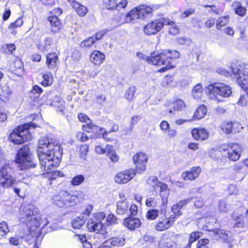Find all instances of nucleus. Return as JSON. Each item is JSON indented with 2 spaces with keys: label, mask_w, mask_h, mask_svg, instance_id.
<instances>
[{
  "label": "nucleus",
  "mask_w": 248,
  "mask_h": 248,
  "mask_svg": "<svg viewBox=\"0 0 248 248\" xmlns=\"http://www.w3.org/2000/svg\"><path fill=\"white\" fill-rule=\"evenodd\" d=\"M136 170L133 168L125 170V183H127L132 179L136 174Z\"/></svg>",
  "instance_id": "4c0bfd02"
},
{
  "label": "nucleus",
  "mask_w": 248,
  "mask_h": 248,
  "mask_svg": "<svg viewBox=\"0 0 248 248\" xmlns=\"http://www.w3.org/2000/svg\"><path fill=\"white\" fill-rule=\"evenodd\" d=\"M159 211L157 209H150L147 211L146 214V217L148 219L155 220L159 215Z\"/></svg>",
  "instance_id": "58836bf2"
},
{
  "label": "nucleus",
  "mask_w": 248,
  "mask_h": 248,
  "mask_svg": "<svg viewBox=\"0 0 248 248\" xmlns=\"http://www.w3.org/2000/svg\"><path fill=\"white\" fill-rule=\"evenodd\" d=\"M106 215L103 212L95 214L92 218H90L87 223V228L90 232H96L105 234L107 233L105 226L102 221L105 219Z\"/></svg>",
  "instance_id": "1a4fd4ad"
},
{
  "label": "nucleus",
  "mask_w": 248,
  "mask_h": 248,
  "mask_svg": "<svg viewBox=\"0 0 248 248\" xmlns=\"http://www.w3.org/2000/svg\"><path fill=\"white\" fill-rule=\"evenodd\" d=\"M164 20V18H160L148 22L143 27L144 33L147 35L156 34L163 28Z\"/></svg>",
  "instance_id": "f8f14e48"
},
{
  "label": "nucleus",
  "mask_w": 248,
  "mask_h": 248,
  "mask_svg": "<svg viewBox=\"0 0 248 248\" xmlns=\"http://www.w3.org/2000/svg\"><path fill=\"white\" fill-rule=\"evenodd\" d=\"M236 66H233V67H232L231 68H230V71H228L224 68H219L217 70V72L220 74V75H223L224 76H225V77H228V76H231L232 75H232H233L234 76V78H235L234 77V75L233 74V73L232 72V68H234V67H235Z\"/></svg>",
  "instance_id": "49530a36"
},
{
  "label": "nucleus",
  "mask_w": 248,
  "mask_h": 248,
  "mask_svg": "<svg viewBox=\"0 0 248 248\" xmlns=\"http://www.w3.org/2000/svg\"><path fill=\"white\" fill-rule=\"evenodd\" d=\"M177 41L180 45H188L190 43V40L185 37L178 38Z\"/></svg>",
  "instance_id": "338daca9"
},
{
  "label": "nucleus",
  "mask_w": 248,
  "mask_h": 248,
  "mask_svg": "<svg viewBox=\"0 0 248 248\" xmlns=\"http://www.w3.org/2000/svg\"><path fill=\"white\" fill-rule=\"evenodd\" d=\"M157 204V202L155 198L149 197L146 199V205L148 207H155Z\"/></svg>",
  "instance_id": "5fc2aeb1"
},
{
  "label": "nucleus",
  "mask_w": 248,
  "mask_h": 248,
  "mask_svg": "<svg viewBox=\"0 0 248 248\" xmlns=\"http://www.w3.org/2000/svg\"><path fill=\"white\" fill-rule=\"evenodd\" d=\"M207 112V109L204 105L200 106L195 111L192 121L199 120L203 118Z\"/></svg>",
  "instance_id": "bb28decb"
},
{
  "label": "nucleus",
  "mask_w": 248,
  "mask_h": 248,
  "mask_svg": "<svg viewBox=\"0 0 248 248\" xmlns=\"http://www.w3.org/2000/svg\"><path fill=\"white\" fill-rule=\"evenodd\" d=\"M159 195L162 200L161 208H165L168 203V198L170 195V191L159 192Z\"/></svg>",
  "instance_id": "79ce46f5"
},
{
  "label": "nucleus",
  "mask_w": 248,
  "mask_h": 248,
  "mask_svg": "<svg viewBox=\"0 0 248 248\" xmlns=\"http://www.w3.org/2000/svg\"><path fill=\"white\" fill-rule=\"evenodd\" d=\"M202 235V233L199 232H195L191 233L189 238V243L192 244L199 239Z\"/></svg>",
  "instance_id": "8fccbe9b"
},
{
  "label": "nucleus",
  "mask_w": 248,
  "mask_h": 248,
  "mask_svg": "<svg viewBox=\"0 0 248 248\" xmlns=\"http://www.w3.org/2000/svg\"><path fill=\"white\" fill-rule=\"evenodd\" d=\"M175 217L170 216L165 220L160 221L155 224V227L157 231H164L170 228L173 224Z\"/></svg>",
  "instance_id": "f3484780"
},
{
  "label": "nucleus",
  "mask_w": 248,
  "mask_h": 248,
  "mask_svg": "<svg viewBox=\"0 0 248 248\" xmlns=\"http://www.w3.org/2000/svg\"><path fill=\"white\" fill-rule=\"evenodd\" d=\"M238 104L243 107L247 105V99L245 95H241L238 101Z\"/></svg>",
  "instance_id": "69168bd1"
},
{
  "label": "nucleus",
  "mask_w": 248,
  "mask_h": 248,
  "mask_svg": "<svg viewBox=\"0 0 248 248\" xmlns=\"http://www.w3.org/2000/svg\"><path fill=\"white\" fill-rule=\"evenodd\" d=\"M153 181L155 183V185L154 186V188L159 187L160 192H165V191L169 190L168 188V186L166 184L158 181L156 178H154L153 179Z\"/></svg>",
  "instance_id": "f704fd0d"
},
{
  "label": "nucleus",
  "mask_w": 248,
  "mask_h": 248,
  "mask_svg": "<svg viewBox=\"0 0 248 248\" xmlns=\"http://www.w3.org/2000/svg\"><path fill=\"white\" fill-rule=\"evenodd\" d=\"M229 18L228 16L219 17L217 22V27L218 29L226 25L229 22Z\"/></svg>",
  "instance_id": "37998d69"
},
{
  "label": "nucleus",
  "mask_w": 248,
  "mask_h": 248,
  "mask_svg": "<svg viewBox=\"0 0 248 248\" xmlns=\"http://www.w3.org/2000/svg\"><path fill=\"white\" fill-rule=\"evenodd\" d=\"M16 162L18 164V167L21 170L34 167L31 161V154L28 146L24 145L18 151Z\"/></svg>",
  "instance_id": "6e6552de"
},
{
  "label": "nucleus",
  "mask_w": 248,
  "mask_h": 248,
  "mask_svg": "<svg viewBox=\"0 0 248 248\" xmlns=\"http://www.w3.org/2000/svg\"><path fill=\"white\" fill-rule=\"evenodd\" d=\"M68 1L79 16H84L86 15L88 12L86 7L75 0H68Z\"/></svg>",
  "instance_id": "4be33fe9"
},
{
  "label": "nucleus",
  "mask_w": 248,
  "mask_h": 248,
  "mask_svg": "<svg viewBox=\"0 0 248 248\" xmlns=\"http://www.w3.org/2000/svg\"><path fill=\"white\" fill-rule=\"evenodd\" d=\"M220 128L223 133L229 134L239 132L242 127L238 123L224 122L220 125Z\"/></svg>",
  "instance_id": "2eb2a0df"
},
{
  "label": "nucleus",
  "mask_w": 248,
  "mask_h": 248,
  "mask_svg": "<svg viewBox=\"0 0 248 248\" xmlns=\"http://www.w3.org/2000/svg\"><path fill=\"white\" fill-rule=\"evenodd\" d=\"M232 72L234 75L238 85L243 89L248 87V67L244 65H238L232 68Z\"/></svg>",
  "instance_id": "9d476101"
},
{
  "label": "nucleus",
  "mask_w": 248,
  "mask_h": 248,
  "mask_svg": "<svg viewBox=\"0 0 248 248\" xmlns=\"http://www.w3.org/2000/svg\"><path fill=\"white\" fill-rule=\"evenodd\" d=\"M173 81V78L171 76H166L164 78L162 83L164 86H170Z\"/></svg>",
  "instance_id": "13d9d810"
},
{
  "label": "nucleus",
  "mask_w": 248,
  "mask_h": 248,
  "mask_svg": "<svg viewBox=\"0 0 248 248\" xmlns=\"http://www.w3.org/2000/svg\"><path fill=\"white\" fill-rule=\"evenodd\" d=\"M90 58L91 62L94 65H99L104 62L105 55L98 50H94L91 53Z\"/></svg>",
  "instance_id": "6ab92c4d"
},
{
  "label": "nucleus",
  "mask_w": 248,
  "mask_h": 248,
  "mask_svg": "<svg viewBox=\"0 0 248 248\" xmlns=\"http://www.w3.org/2000/svg\"><path fill=\"white\" fill-rule=\"evenodd\" d=\"M19 213L20 219L26 223L33 236H38L41 229L49 223L47 219L40 215L39 209L33 204L22 205Z\"/></svg>",
  "instance_id": "f03ea898"
},
{
  "label": "nucleus",
  "mask_w": 248,
  "mask_h": 248,
  "mask_svg": "<svg viewBox=\"0 0 248 248\" xmlns=\"http://www.w3.org/2000/svg\"><path fill=\"white\" fill-rule=\"evenodd\" d=\"M43 92L42 89L38 85H34L31 91V93L34 94V98H38Z\"/></svg>",
  "instance_id": "3c124183"
},
{
  "label": "nucleus",
  "mask_w": 248,
  "mask_h": 248,
  "mask_svg": "<svg viewBox=\"0 0 248 248\" xmlns=\"http://www.w3.org/2000/svg\"><path fill=\"white\" fill-rule=\"evenodd\" d=\"M84 197L81 191H77L71 195L66 191H62L52 197L51 202L53 204L59 207H71L81 202Z\"/></svg>",
  "instance_id": "7ed1b4c3"
},
{
  "label": "nucleus",
  "mask_w": 248,
  "mask_h": 248,
  "mask_svg": "<svg viewBox=\"0 0 248 248\" xmlns=\"http://www.w3.org/2000/svg\"><path fill=\"white\" fill-rule=\"evenodd\" d=\"M38 157L41 169L46 172L50 179L54 180L62 177L63 174L60 171H49L58 166L61 162L62 148L59 144L55 143L52 140L42 138L38 142Z\"/></svg>",
  "instance_id": "f257e3e1"
},
{
  "label": "nucleus",
  "mask_w": 248,
  "mask_h": 248,
  "mask_svg": "<svg viewBox=\"0 0 248 248\" xmlns=\"http://www.w3.org/2000/svg\"><path fill=\"white\" fill-rule=\"evenodd\" d=\"M191 201L190 199H186L180 201L177 204L174 205V208L178 207L179 209H181L184 206Z\"/></svg>",
  "instance_id": "680f3d73"
},
{
  "label": "nucleus",
  "mask_w": 248,
  "mask_h": 248,
  "mask_svg": "<svg viewBox=\"0 0 248 248\" xmlns=\"http://www.w3.org/2000/svg\"><path fill=\"white\" fill-rule=\"evenodd\" d=\"M206 92L210 99L219 100V97L230 96L232 91L230 86L222 82H215L206 87Z\"/></svg>",
  "instance_id": "20e7f679"
},
{
  "label": "nucleus",
  "mask_w": 248,
  "mask_h": 248,
  "mask_svg": "<svg viewBox=\"0 0 248 248\" xmlns=\"http://www.w3.org/2000/svg\"><path fill=\"white\" fill-rule=\"evenodd\" d=\"M124 238L123 237H113L105 242H109L112 246L121 247L124 245Z\"/></svg>",
  "instance_id": "473e14b6"
},
{
  "label": "nucleus",
  "mask_w": 248,
  "mask_h": 248,
  "mask_svg": "<svg viewBox=\"0 0 248 248\" xmlns=\"http://www.w3.org/2000/svg\"><path fill=\"white\" fill-rule=\"evenodd\" d=\"M173 110L180 111L186 107L185 102L181 99H177L173 103Z\"/></svg>",
  "instance_id": "e433bc0d"
},
{
  "label": "nucleus",
  "mask_w": 248,
  "mask_h": 248,
  "mask_svg": "<svg viewBox=\"0 0 248 248\" xmlns=\"http://www.w3.org/2000/svg\"><path fill=\"white\" fill-rule=\"evenodd\" d=\"M78 119L81 122L86 123L85 124L82 125L83 130L88 133H93V136H95L96 134L99 132H102L103 131V128L93 125L91 123V120L89 118L84 114L80 113L78 116Z\"/></svg>",
  "instance_id": "4468645a"
},
{
  "label": "nucleus",
  "mask_w": 248,
  "mask_h": 248,
  "mask_svg": "<svg viewBox=\"0 0 248 248\" xmlns=\"http://www.w3.org/2000/svg\"><path fill=\"white\" fill-rule=\"evenodd\" d=\"M203 89L200 84H197L193 89L192 94L195 99H201L202 95Z\"/></svg>",
  "instance_id": "7c9ffc66"
},
{
  "label": "nucleus",
  "mask_w": 248,
  "mask_h": 248,
  "mask_svg": "<svg viewBox=\"0 0 248 248\" xmlns=\"http://www.w3.org/2000/svg\"><path fill=\"white\" fill-rule=\"evenodd\" d=\"M232 218L235 221V226L238 228H242L244 226V222L241 218V215L234 212L232 214Z\"/></svg>",
  "instance_id": "c9c22d12"
},
{
  "label": "nucleus",
  "mask_w": 248,
  "mask_h": 248,
  "mask_svg": "<svg viewBox=\"0 0 248 248\" xmlns=\"http://www.w3.org/2000/svg\"><path fill=\"white\" fill-rule=\"evenodd\" d=\"M126 223L127 227L130 230H134L140 227V221L138 218L128 217L125 219V223ZM126 224H125V226Z\"/></svg>",
  "instance_id": "b1692460"
},
{
  "label": "nucleus",
  "mask_w": 248,
  "mask_h": 248,
  "mask_svg": "<svg viewBox=\"0 0 248 248\" xmlns=\"http://www.w3.org/2000/svg\"><path fill=\"white\" fill-rule=\"evenodd\" d=\"M13 169L8 163H0V185L2 187L8 188L12 186L16 183L15 179L12 176Z\"/></svg>",
  "instance_id": "423d86ee"
},
{
  "label": "nucleus",
  "mask_w": 248,
  "mask_h": 248,
  "mask_svg": "<svg viewBox=\"0 0 248 248\" xmlns=\"http://www.w3.org/2000/svg\"><path fill=\"white\" fill-rule=\"evenodd\" d=\"M224 149L228 151L227 156L230 160L236 161L239 158L241 148L238 144L232 143L228 145V148H224Z\"/></svg>",
  "instance_id": "dca6fc26"
},
{
  "label": "nucleus",
  "mask_w": 248,
  "mask_h": 248,
  "mask_svg": "<svg viewBox=\"0 0 248 248\" xmlns=\"http://www.w3.org/2000/svg\"><path fill=\"white\" fill-rule=\"evenodd\" d=\"M217 235L218 238L222 240L223 241H226L228 240L229 235L226 232V231L224 230H219L217 232Z\"/></svg>",
  "instance_id": "09e8293b"
},
{
  "label": "nucleus",
  "mask_w": 248,
  "mask_h": 248,
  "mask_svg": "<svg viewBox=\"0 0 248 248\" xmlns=\"http://www.w3.org/2000/svg\"><path fill=\"white\" fill-rule=\"evenodd\" d=\"M202 220L204 221H206L207 223L209 224L213 225V224L217 223V219L213 217L212 214L210 213L208 216H207L205 217H203L202 219Z\"/></svg>",
  "instance_id": "de8ad7c7"
},
{
  "label": "nucleus",
  "mask_w": 248,
  "mask_h": 248,
  "mask_svg": "<svg viewBox=\"0 0 248 248\" xmlns=\"http://www.w3.org/2000/svg\"><path fill=\"white\" fill-rule=\"evenodd\" d=\"M9 232L7 223L5 221L0 222V236L5 235Z\"/></svg>",
  "instance_id": "c03bdc74"
},
{
  "label": "nucleus",
  "mask_w": 248,
  "mask_h": 248,
  "mask_svg": "<svg viewBox=\"0 0 248 248\" xmlns=\"http://www.w3.org/2000/svg\"><path fill=\"white\" fill-rule=\"evenodd\" d=\"M209 240L207 239L199 240L198 243L197 248H208L206 246Z\"/></svg>",
  "instance_id": "e2e57ef3"
},
{
  "label": "nucleus",
  "mask_w": 248,
  "mask_h": 248,
  "mask_svg": "<svg viewBox=\"0 0 248 248\" xmlns=\"http://www.w3.org/2000/svg\"><path fill=\"white\" fill-rule=\"evenodd\" d=\"M93 209V206L91 205H89L87 206L85 210L82 213L80 217L83 218L85 220L89 217Z\"/></svg>",
  "instance_id": "603ef678"
},
{
  "label": "nucleus",
  "mask_w": 248,
  "mask_h": 248,
  "mask_svg": "<svg viewBox=\"0 0 248 248\" xmlns=\"http://www.w3.org/2000/svg\"><path fill=\"white\" fill-rule=\"evenodd\" d=\"M219 210L221 212H226L229 211L231 207L229 205H227L224 202H220L218 207Z\"/></svg>",
  "instance_id": "864d4df0"
},
{
  "label": "nucleus",
  "mask_w": 248,
  "mask_h": 248,
  "mask_svg": "<svg viewBox=\"0 0 248 248\" xmlns=\"http://www.w3.org/2000/svg\"><path fill=\"white\" fill-rule=\"evenodd\" d=\"M153 8L148 5H140L132 10L125 16V22L129 23L138 19H144L152 14Z\"/></svg>",
  "instance_id": "0eeeda50"
},
{
  "label": "nucleus",
  "mask_w": 248,
  "mask_h": 248,
  "mask_svg": "<svg viewBox=\"0 0 248 248\" xmlns=\"http://www.w3.org/2000/svg\"><path fill=\"white\" fill-rule=\"evenodd\" d=\"M23 24V21L21 18L17 19L15 22L11 23L9 25V28L10 30L20 27Z\"/></svg>",
  "instance_id": "bf43d9fd"
},
{
  "label": "nucleus",
  "mask_w": 248,
  "mask_h": 248,
  "mask_svg": "<svg viewBox=\"0 0 248 248\" xmlns=\"http://www.w3.org/2000/svg\"><path fill=\"white\" fill-rule=\"evenodd\" d=\"M233 6L235 7V12L237 15L241 16L246 15L247 10L246 8L241 5L240 3L238 1H234Z\"/></svg>",
  "instance_id": "2f4dec72"
},
{
  "label": "nucleus",
  "mask_w": 248,
  "mask_h": 248,
  "mask_svg": "<svg viewBox=\"0 0 248 248\" xmlns=\"http://www.w3.org/2000/svg\"><path fill=\"white\" fill-rule=\"evenodd\" d=\"M201 173L199 167H193L190 170L184 172L182 177L185 180L192 181L197 178Z\"/></svg>",
  "instance_id": "aec40b11"
},
{
  "label": "nucleus",
  "mask_w": 248,
  "mask_h": 248,
  "mask_svg": "<svg viewBox=\"0 0 248 248\" xmlns=\"http://www.w3.org/2000/svg\"><path fill=\"white\" fill-rule=\"evenodd\" d=\"M43 80L41 84L47 87L52 85L53 81V76L51 73L47 72L42 75Z\"/></svg>",
  "instance_id": "c85d7f7f"
},
{
  "label": "nucleus",
  "mask_w": 248,
  "mask_h": 248,
  "mask_svg": "<svg viewBox=\"0 0 248 248\" xmlns=\"http://www.w3.org/2000/svg\"><path fill=\"white\" fill-rule=\"evenodd\" d=\"M136 92V87L134 86H131L129 87L126 92V98L129 101H132L135 97V94Z\"/></svg>",
  "instance_id": "ea45409f"
},
{
  "label": "nucleus",
  "mask_w": 248,
  "mask_h": 248,
  "mask_svg": "<svg viewBox=\"0 0 248 248\" xmlns=\"http://www.w3.org/2000/svg\"><path fill=\"white\" fill-rule=\"evenodd\" d=\"M94 37H90L83 41L80 43V47L84 49L89 48L95 43Z\"/></svg>",
  "instance_id": "72a5a7b5"
},
{
  "label": "nucleus",
  "mask_w": 248,
  "mask_h": 248,
  "mask_svg": "<svg viewBox=\"0 0 248 248\" xmlns=\"http://www.w3.org/2000/svg\"><path fill=\"white\" fill-rule=\"evenodd\" d=\"M84 180V177L82 175H78L74 177L71 180V184L73 186H78Z\"/></svg>",
  "instance_id": "a18cd8bd"
},
{
  "label": "nucleus",
  "mask_w": 248,
  "mask_h": 248,
  "mask_svg": "<svg viewBox=\"0 0 248 248\" xmlns=\"http://www.w3.org/2000/svg\"><path fill=\"white\" fill-rule=\"evenodd\" d=\"M158 55L161 56L162 58L159 61L162 62V63L158 64V65L163 66V67L159 70V72H163L172 67L171 59L178 58L180 54L177 51L165 50L161 53L158 54Z\"/></svg>",
  "instance_id": "9b49d317"
},
{
  "label": "nucleus",
  "mask_w": 248,
  "mask_h": 248,
  "mask_svg": "<svg viewBox=\"0 0 248 248\" xmlns=\"http://www.w3.org/2000/svg\"><path fill=\"white\" fill-rule=\"evenodd\" d=\"M85 223V220L81 217H77L72 222V225L75 229H80Z\"/></svg>",
  "instance_id": "a19ab883"
},
{
  "label": "nucleus",
  "mask_w": 248,
  "mask_h": 248,
  "mask_svg": "<svg viewBox=\"0 0 248 248\" xmlns=\"http://www.w3.org/2000/svg\"><path fill=\"white\" fill-rule=\"evenodd\" d=\"M48 20L51 25V30L53 32H58L60 30L61 23L57 16H49Z\"/></svg>",
  "instance_id": "393cba45"
},
{
  "label": "nucleus",
  "mask_w": 248,
  "mask_h": 248,
  "mask_svg": "<svg viewBox=\"0 0 248 248\" xmlns=\"http://www.w3.org/2000/svg\"><path fill=\"white\" fill-rule=\"evenodd\" d=\"M137 56L140 59H142L147 61L148 63L154 65H158V64L162 63V62H160L161 61H159L160 59L162 58L161 56L158 55V54H152L150 57H148L144 55L141 52H138L137 53Z\"/></svg>",
  "instance_id": "a211bd4d"
},
{
  "label": "nucleus",
  "mask_w": 248,
  "mask_h": 248,
  "mask_svg": "<svg viewBox=\"0 0 248 248\" xmlns=\"http://www.w3.org/2000/svg\"><path fill=\"white\" fill-rule=\"evenodd\" d=\"M58 56L55 53H49L47 55L46 64L49 68H53L56 65Z\"/></svg>",
  "instance_id": "cd10ccee"
},
{
  "label": "nucleus",
  "mask_w": 248,
  "mask_h": 248,
  "mask_svg": "<svg viewBox=\"0 0 248 248\" xmlns=\"http://www.w3.org/2000/svg\"><path fill=\"white\" fill-rule=\"evenodd\" d=\"M164 26H169V32L172 35H175L179 33V28L173 21L167 18H164Z\"/></svg>",
  "instance_id": "5701e85b"
},
{
  "label": "nucleus",
  "mask_w": 248,
  "mask_h": 248,
  "mask_svg": "<svg viewBox=\"0 0 248 248\" xmlns=\"http://www.w3.org/2000/svg\"><path fill=\"white\" fill-rule=\"evenodd\" d=\"M123 1V0H121L119 2L120 4H116V2L114 0H104L103 6L108 10L117 9L118 10H120L121 8H124V4L122 2Z\"/></svg>",
  "instance_id": "a878e982"
},
{
  "label": "nucleus",
  "mask_w": 248,
  "mask_h": 248,
  "mask_svg": "<svg viewBox=\"0 0 248 248\" xmlns=\"http://www.w3.org/2000/svg\"><path fill=\"white\" fill-rule=\"evenodd\" d=\"M95 151L98 154H103L108 153L107 150V146L105 148L101 147L100 145L96 146L95 148Z\"/></svg>",
  "instance_id": "0e129e2a"
},
{
  "label": "nucleus",
  "mask_w": 248,
  "mask_h": 248,
  "mask_svg": "<svg viewBox=\"0 0 248 248\" xmlns=\"http://www.w3.org/2000/svg\"><path fill=\"white\" fill-rule=\"evenodd\" d=\"M34 126L35 124L32 123L20 125L13 130L9 139L15 144H22L30 140L31 139V135L29 133V130L31 127Z\"/></svg>",
  "instance_id": "39448f33"
},
{
  "label": "nucleus",
  "mask_w": 248,
  "mask_h": 248,
  "mask_svg": "<svg viewBox=\"0 0 248 248\" xmlns=\"http://www.w3.org/2000/svg\"><path fill=\"white\" fill-rule=\"evenodd\" d=\"M148 159L147 155L142 152H139L133 155V161L138 173L141 174L145 171Z\"/></svg>",
  "instance_id": "ddd939ff"
},
{
  "label": "nucleus",
  "mask_w": 248,
  "mask_h": 248,
  "mask_svg": "<svg viewBox=\"0 0 248 248\" xmlns=\"http://www.w3.org/2000/svg\"><path fill=\"white\" fill-rule=\"evenodd\" d=\"M115 181L118 184L124 183V173L120 172L117 173L115 177Z\"/></svg>",
  "instance_id": "6e6d98bb"
},
{
  "label": "nucleus",
  "mask_w": 248,
  "mask_h": 248,
  "mask_svg": "<svg viewBox=\"0 0 248 248\" xmlns=\"http://www.w3.org/2000/svg\"><path fill=\"white\" fill-rule=\"evenodd\" d=\"M191 134L196 140H204L209 137V133L204 128H195L192 130Z\"/></svg>",
  "instance_id": "412c9836"
},
{
  "label": "nucleus",
  "mask_w": 248,
  "mask_h": 248,
  "mask_svg": "<svg viewBox=\"0 0 248 248\" xmlns=\"http://www.w3.org/2000/svg\"><path fill=\"white\" fill-rule=\"evenodd\" d=\"M169 124L166 121H163L160 124V127L161 129L166 133L169 129Z\"/></svg>",
  "instance_id": "774afa93"
},
{
  "label": "nucleus",
  "mask_w": 248,
  "mask_h": 248,
  "mask_svg": "<svg viewBox=\"0 0 248 248\" xmlns=\"http://www.w3.org/2000/svg\"><path fill=\"white\" fill-rule=\"evenodd\" d=\"M107 150L108 151L107 156L109 157L112 162H116L119 160V157L116 155L112 146L107 145Z\"/></svg>",
  "instance_id": "c756f323"
},
{
  "label": "nucleus",
  "mask_w": 248,
  "mask_h": 248,
  "mask_svg": "<svg viewBox=\"0 0 248 248\" xmlns=\"http://www.w3.org/2000/svg\"><path fill=\"white\" fill-rule=\"evenodd\" d=\"M76 137H77V139L79 141H80L82 142L85 141L87 140L88 139V138L87 136V135L82 132H78L77 134Z\"/></svg>",
  "instance_id": "052dcab7"
},
{
  "label": "nucleus",
  "mask_w": 248,
  "mask_h": 248,
  "mask_svg": "<svg viewBox=\"0 0 248 248\" xmlns=\"http://www.w3.org/2000/svg\"><path fill=\"white\" fill-rule=\"evenodd\" d=\"M44 42V46H43V48L40 47V49L43 51L47 50L52 44V39L49 37H46Z\"/></svg>",
  "instance_id": "4d7b16f0"
}]
</instances>
